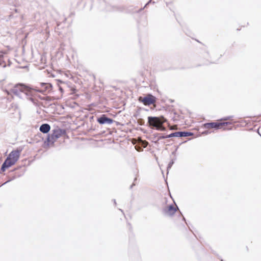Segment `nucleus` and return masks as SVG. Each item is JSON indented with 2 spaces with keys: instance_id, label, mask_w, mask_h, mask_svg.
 <instances>
[{
  "instance_id": "7ed1b4c3",
  "label": "nucleus",
  "mask_w": 261,
  "mask_h": 261,
  "mask_svg": "<svg viewBox=\"0 0 261 261\" xmlns=\"http://www.w3.org/2000/svg\"><path fill=\"white\" fill-rule=\"evenodd\" d=\"M63 131L60 129H56L53 130L51 134H49L47 138L48 145H53L54 142L62 135Z\"/></svg>"
},
{
  "instance_id": "a211bd4d",
  "label": "nucleus",
  "mask_w": 261,
  "mask_h": 261,
  "mask_svg": "<svg viewBox=\"0 0 261 261\" xmlns=\"http://www.w3.org/2000/svg\"><path fill=\"white\" fill-rule=\"evenodd\" d=\"M46 32L47 33H49V31H47V28L46 29Z\"/></svg>"
},
{
  "instance_id": "412c9836",
  "label": "nucleus",
  "mask_w": 261,
  "mask_h": 261,
  "mask_svg": "<svg viewBox=\"0 0 261 261\" xmlns=\"http://www.w3.org/2000/svg\"><path fill=\"white\" fill-rule=\"evenodd\" d=\"M135 185V184L134 183V184L131 186V188H132L133 186H134Z\"/></svg>"
},
{
  "instance_id": "6ab92c4d",
  "label": "nucleus",
  "mask_w": 261,
  "mask_h": 261,
  "mask_svg": "<svg viewBox=\"0 0 261 261\" xmlns=\"http://www.w3.org/2000/svg\"><path fill=\"white\" fill-rule=\"evenodd\" d=\"M114 202L115 204H116V200L115 199L114 200Z\"/></svg>"
},
{
  "instance_id": "ddd939ff",
  "label": "nucleus",
  "mask_w": 261,
  "mask_h": 261,
  "mask_svg": "<svg viewBox=\"0 0 261 261\" xmlns=\"http://www.w3.org/2000/svg\"><path fill=\"white\" fill-rule=\"evenodd\" d=\"M180 134L181 137L191 136L193 135L192 133L189 132H180Z\"/></svg>"
},
{
  "instance_id": "6e6552de",
  "label": "nucleus",
  "mask_w": 261,
  "mask_h": 261,
  "mask_svg": "<svg viewBox=\"0 0 261 261\" xmlns=\"http://www.w3.org/2000/svg\"><path fill=\"white\" fill-rule=\"evenodd\" d=\"M97 122L101 124H111L113 123V119L106 117L105 115H102L101 117L97 119Z\"/></svg>"
},
{
  "instance_id": "2eb2a0df",
  "label": "nucleus",
  "mask_w": 261,
  "mask_h": 261,
  "mask_svg": "<svg viewBox=\"0 0 261 261\" xmlns=\"http://www.w3.org/2000/svg\"><path fill=\"white\" fill-rule=\"evenodd\" d=\"M233 117L232 116L225 117L221 119V120H228L231 119Z\"/></svg>"
},
{
  "instance_id": "f3484780",
  "label": "nucleus",
  "mask_w": 261,
  "mask_h": 261,
  "mask_svg": "<svg viewBox=\"0 0 261 261\" xmlns=\"http://www.w3.org/2000/svg\"><path fill=\"white\" fill-rule=\"evenodd\" d=\"M151 2V0H150L146 4V5L145 6V7H146L147 5H149V4H150V3Z\"/></svg>"
},
{
  "instance_id": "f257e3e1",
  "label": "nucleus",
  "mask_w": 261,
  "mask_h": 261,
  "mask_svg": "<svg viewBox=\"0 0 261 261\" xmlns=\"http://www.w3.org/2000/svg\"><path fill=\"white\" fill-rule=\"evenodd\" d=\"M8 94H14L21 99L29 98L33 94V89L23 84H18L6 91Z\"/></svg>"
},
{
  "instance_id": "20e7f679",
  "label": "nucleus",
  "mask_w": 261,
  "mask_h": 261,
  "mask_svg": "<svg viewBox=\"0 0 261 261\" xmlns=\"http://www.w3.org/2000/svg\"><path fill=\"white\" fill-rule=\"evenodd\" d=\"M20 153V151L18 150H13L10 152L5 161L9 163V164H11V166H12L14 165L18 160Z\"/></svg>"
},
{
  "instance_id": "dca6fc26",
  "label": "nucleus",
  "mask_w": 261,
  "mask_h": 261,
  "mask_svg": "<svg viewBox=\"0 0 261 261\" xmlns=\"http://www.w3.org/2000/svg\"><path fill=\"white\" fill-rule=\"evenodd\" d=\"M169 138L170 137H168V135H167V136H161L159 137V139L161 140V139H167V138Z\"/></svg>"
},
{
  "instance_id": "4468645a",
  "label": "nucleus",
  "mask_w": 261,
  "mask_h": 261,
  "mask_svg": "<svg viewBox=\"0 0 261 261\" xmlns=\"http://www.w3.org/2000/svg\"><path fill=\"white\" fill-rule=\"evenodd\" d=\"M174 160H172L169 163L168 167H167V170L168 171L169 169H170L172 166V165L174 164Z\"/></svg>"
},
{
  "instance_id": "f8f14e48",
  "label": "nucleus",
  "mask_w": 261,
  "mask_h": 261,
  "mask_svg": "<svg viewBox=\"0 0 261 261\" xmlns=\"http://www.w3.org/2000/svg\"><path fill=\"white\" fill-rule=\"evenodd\" d=\"M168 137H181L180 132H176L168 135Z\"/></svg>"
},
{
  "instance_id": "1a4fd4ad",
  "label": "nucleus",
  "mask_w": 261,
  "mask_h": 261,
  "mask_svg": "<svg viewBox=\"0 0 261 261\" xmlns=\"http://www.w3.org/2000/svg\"><path fill=\"white\" fill-rule=\"evenodd\" d=\"M40 85L41 86L42 88L41 89L36 90L40 92L43 93L45 92H49L51 89L52 86L50 84L42 83H40Z\"/></svg>"
},
{
  "instance_id": "39448f33",
  "label": "nucleus",
  "mask_w": 261,
  "mask_h": 261,
  "mask_svg": "<svg viewBox=\"0 0 261 261\" xmlns=\"http://www.w3.org/2000/svg\"><path fill=\"white\" fill-rule=\"evenodd\" d=\"M231 123L230 122H213L211 123H206L204 124V127L205 128H216V129H220L222 128L223 126L231 124Z\"/></svg>"
},
{
  "instance_id": "9d476101",
  "label": "nucleus",
  "mask_w": 261,
  "mask_h": 261,
  "mask_svg": "<svg viewBox=\"0 0 261 261\" xmlns=\"http://www.w3.org/2000/svg\"><path fill=\"white\" fill-rule=\"evenodd\" d=\"M50 129V125L47 123H44L42 124L39 128V130L41 132L46 134L47 133Z\"/></svg>"
},
{
  "instance_id": "9b49d317",
  "label": "nucleus",
  "mask_w": 261,
  "mask_h": 261,
  "mask_svg": "<svg viewBox=\"0 0 261 261\" xmlns=\"http://www.w3.org/2000/svg\"><path fill=\"white\" fill-rule=\"evenodd\" d=\"M11 166V164H9V163H8L7 161H5V162H4V163L3 164V165L1 167V170L2 171L4 172L6 170V168H8Z\"/></svg>"
},
{
  "instance_id": "f03ea898",
  "label": "nucleus",
  "mask_w": 261,
  "mask_h": 261,
  "mask_svg": "<svg viewBox=\"0 0 261 261\" xmlns=\"http://www.w3.org/2000/svg\"><path fill=\"white\" fill-rule=\"evenodd\" d=\"M166 122H167V119L162 116L160 117H148L149 126L159 130H166V127L163 126V123Z\"/></svg>"
},
{
  "instance_id": "423d86ee",
  "label": "nucleus",
  "mask_w": 261,
  "mask_h": 261,
  "mask_svg": "<svg viewBox=\"0 0 261 261\" xmlns=\"http://www.w3.org/2000/svg\"><path fill=\"white\" fill-rule=\"evenodd\" d=\"M178 207H174L173 205H170L164 207L163 210V213L164 215L168 216H173L177 211Z\"/></svg>"
},
{
  "instance_id": "aec40b11",
  "label": "nucleus",
  "mask_w": 261,
  "mask_h": 261,
  "mask_svg": "<svg viewBox=\"0 0 261 261\" xmlns=\"http://www.w3.org/2000/svg\"><path fill=\"white\" fill-rule=\"evenodd\" d=\"M204 133H205V134H207L208 133V132H205Z\"/></svg>"
},
{
  "instance_id": "0eeeda50",
  "label": "nucleus",
  "mask_w": 261,
  "mask_h": 261,
  "mask_svg": "<svg viewBox=\"0 0 261 261\" xmlns=\"http://www.w3.org/2000/svg\"><path fill=\"white\" fill-rule=\"evenodd\" d=\"M140 101H141L145 105L149 106L155 102V98L152 95L148 94L144 97H140Z\"/></svg>"
},
{
  "instance_id": "4be33fe9",
  "label": "nucleus",
  "mask_w": 261,
  "mask_h": 261,
  "mask_svg": "<svg viewBox=\"0 0 261 261\" xmlns=\"http://www.w3.org/2000/svg\"><path fill=\"white\" fill-rule=\"evenodd\" d=\"M137 180V178H135L134 181H135Z\"/></svg>"
}]
</instances>
